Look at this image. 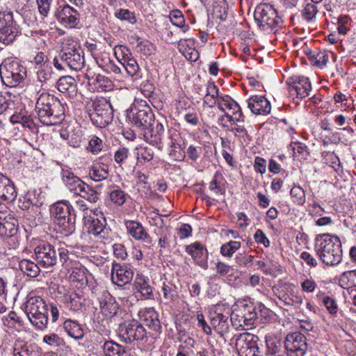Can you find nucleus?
<instances>
[{
	"label": "nucleus",
	"mask_w": 356,
	"mask_h": 356,
	"mask_svg": "<svg viewBox=\"0 0 356 356\" xmlns=\"http://www.w3.org/2000/svg\"><path fill=\"white\" fill-rule=\"evenodd\" d=\"M134 277V270L127 265L113 264L111 269V280L114 284L122 287L129 284Z\"/></svg>",
	"instance_id": "nucleus-19"
},
{
	"label": "nucleus",
	"mask_w": 356,
	"mask_h": 356,
	"mask_svg": "<svg viewBox=\"0 0 356 356\" xmlns=\"http://www.w3.org/2000/svg\"><path fill=\"white\" fill-rule=\"evenodd\" d=\"M19 268L24 275L30 277H36L40 272L38 265L29 259L20 261Z\"/></svg>",
	"instance_id": "nucleus-38"
},
{
	"label": "nucleus",
	"mask_w": 356,
	"mask_h": 356,
	"mask_svg": "<svg viewBox=\"0 0 356 356\" xmlns=\"http://www.w3.org/2000/svg\"><path fill=\"white\" fill-rule=\"evenodd\" d=\"M0 76L3 84L15 87L26 76V70L17 60L7 58L0 65Z\"/></svg>",
	"instance_id": "nucleus-6"
},
{
	"label": "nucleus",
	"mask_w": 356,
	"mask_h": 356,
	"mask_svg": "<svg viewBox=\"0 0 356 356\" xmlns=\"http://www.w3.org/2000/svg\"><path fill=\"white\" fill-rule=\"evenodd\" d=\"M140 314V320L143 321L147 326L154 330L159 328L160 323L158 314L153 308L147 309Z\"/></svg>",
	"instance_id": "nucleus-35"
},
{
	"label": "nucleus",
	"mask_w": 356,
	"mask_h": 356,
	"mask_svg": "<svg viewBox=\"0 0 356 356\" xmlns=\"http://www.w3.org/2000/svg\"><path fill=\"white\" fill-rule=\"evenodd\" d=\"M254 257L248 255L245 252L238 253L235 257V261L239 266L248 267L253 261Z\"/></svg>",
	"instance_id": "nucleus-61"
},
{
	"label": "nucleus",
	"mask_w": 356,
	"mask_h": 356,
	"mask_svg": "<svg viewBox=\"0 0 356 356\" xmlns=\"http://www.w3.org/2000/svg\"><path fill=\"white\" fill-rule=\"evenodd\" d=\"M104 72L108 74L114 75L115 78H122L124 76L122 63L118 60L116 62L112 60Z\"/></svg>",
	"instance_id": "nucleus-47"
},
{
	"label": "nucleus",
	"mask_w": 356,
	"mask_h": 356,
	"mask_svg": "<svg viewBox=\"0 0 356 356\" xmlns=\"http://www.w3.org/2000/svg\"><path fill=\"white\" fill-rule=\"evenodd\" d=\"M52 0H36L38 11L43 17H47L49 14Z\"/></svg>",
	"instance_id": "nucleus-62"
},
{
	"label": "nucleus",
	"mask_w": 356,
	"mask_h": 356,
	"mask_svg": "<svg viewBox=\"0 0 356 356\" xmlns=\"http://www.w3.org/2000/svg\"><path fill=\"white\" fill-rule=\"evenodd\" d=\"M293 202L298 205H303L305 202V191L299 186H294L290 191Z\"/></svg>",
	"instance_id": "nucleus-51"
},
{
	"label": "nucleus",
	"mask_w": 356,
	"mask_h": 356,
	"mask_svg": "<svg viewBox=\"0 0 356 356\" xmlns=\"http://www.w3.org/2000/svg\"><path fill=\"white\" fill-rule=\"evenodd\" d=\"M267 356H287L286 350L282 342L273 339H266Z\"/></svg>",
	"instance_id": "nucleus-36"
},
{
	"label": "nucleus",
	"mask_w": 356,
	"mask_h": 356,
	"mask_svg": "<svg viewBox=\"0 0 356 356\" xmlns=\"http://www.w3.org/2000/svg\"><path fill=\"white\" fill-rule=\"evenodd\" d=\"M143 131V138L147 143L156 146L160 150L163 149V144L167 141L168 134H165L164 126L161 123L154 122Z\"/></svg>",
	"instance_id": "nucleus-16"
},
{
	"label": "nucleus",
	"mask_w": 356,
	"mask_h": 356,
	"mask_svg": "<svg viewBox=\"0 0 356 356\" xmlns=\"http://www.w3.org/2000/svg\"><path fill=\"white\" fill-rule=\"evenodd\" d=\"M34 252L38 263L42 267H52L58 261L57 250L54 245L49 243H44L37 246Z\"/></svg>",
	"instance_id": "nucleus-15"
},
{
	"label": "nucleus",
	"mask_w": 356,
	"mask_h": 356,
	"mask_svg": "<svg viewBox=\"0 0 356 356\" xmlns=\"http://www.w3.org/2000/svg\"><path fill=\"white\" fill-rule=\"evenodd\" d=\"M259 337L248 332L240 334L235 343L239 356H261L258 344Z\"/></svg>",
	"instance_id": "nucleus-11"
},
{
	"label": "nucleus",
	"mask_w": 356,
	"mask_h": 356,
	"mask_svg": "<svg viewBox=\"0 0 356 356\" xmlns=\"http://www.w3.org/2000/svg\"><path fill=\"white\" fill-rule=\"evenodd\" d=\"M62 181L66 188L75 195L78 191H80L82 185L85 184L79 177L70 170H62Z\"/></svg>",
	"instance_id": "nucleus-27"
},
{
	"label": "nucleus",
	"mask_w": 356,
	"mask_h": 356,
	"mask_svg": "<svg viewBox=\"0 0 356 356\" xmlns=\"http://www.w3.org/2000/svg\"><path fill=\"white\" fill-rule=\"evenodd\" d=\"M57 19L64 26L73 28L80 22L79 13L69 5H65L56 14Z\"/></svg>",
	"instance_id": "nucleus-22"
},
{
	"label": "nucleus",
	"mask_w": 356,
	"mask_h": 356,
	"mask_svg": "<svg viewBox=\"0 0 356 356\" xmlns=\"http://www.w3.org/2000/svg\"><path fill=\"white\" fill-rule=\"evenodd\" d=\"M37 77L38 81L43 83H47L51 78V71L49 68L48 65H42L41 69L38 70L37 72Z\"/></svg>",
	"instance_id": "nucleus-60"
},
{
	"label": "nucleus",
	"mask_w": 356,
	"mask_h": 356,
	"mask_svg": "<svg viewBox=\"0 0 356 356\" xmlns=\"http://www.w3.org/2000/svg\"><path fill=\"white\" fill-rule=\"evenodd\" d=\"M42 341L50 346L58 347L63 343V340L58 334L51 333L44 335Z\"/></svg>",
	"instance_id": "nucleus-58"
},
{
	"label": "nucleus",
	"mask_w": 356,
	"mask_h": 356,
	"mask_svg": "<svg viewBox=\"0 0 356 356\" xmlns=\"http://www.w3.org/2000/svg\"><path fill=\"white\" fill-rule=\"evenodd\" d=\"M57 89L69 97H74L77 95V83L71 76H63L57 81Z\"/></svg>",
	"instance_id": "nucleus-28"
},
{
	"label": "nucleus",
	"mask_w": 356,
	"mask_h": 356,
	"mask_svg": "<svg viewBox=\"0 0 356 356\" xmlns=\"http://www.w3.org/2000/svg\"><path fill=\"white\" fill-rule=\"evenodd\" d=\"M231 320L230 309L227 307H218L211 313V327L221 337L229 332Z\"/></svg>",
	"instance_id": "nucleus-14"
},
{
	"label": "nucleus",
	"mask_w": 356,
	"mask_h": 356,
	"mask_svg": "<svg viewBox=\"0 0 356 356\" xmlns=\"http://www.w3.org/2000/svg\"><path fill=\"white\" fill-rule=\"evenodd\" d=\"M66 306L70 310L78 311L81 308V303L76 293L65 297V301Z\"/></svg>",
	"instance_id": "nucleus-55"
},
{
	"label": "nucleus",
	"mask_w": 356,
	"mask_h": 356,
	"mask_svg": "<svg viewBox=\"0 0 356 356\" xmlns=\"http://www.w3.org/2000/svg\"><path fill=\"white\" fill-rule=\"evenodd\" d=\"M159 238V245L161 248H165L168 245V238L170 236L168 229L165 228L163 230H158L156 232Z\"/></svg>",
	"instance_id": "nucleus-64"
},
{
	"label": "nucleus",
	"mask_w": 356,
	"mask_h": 356,
	"mask_svg": "<svg viewBox=\"0 0 356 356\" xmlns=\"http://www.w3.org/2000/svg\"><path fill=\"white\" fill-rule=\"evenodd\" d=\"M241 243L236 241H230L222 245L220 253L222 256L232 257L233 254L241 248Z\"/></svg>",
	"instance_id": "nucleus-46"
},
{
	"label": "nucleus",
	"mask_w": 356,
	"mask_h": 356,
	"mask_svg": "<svg viewBox=\"0 0 356 356\" xmlns=\"http://www.w3.org/2000/svg\"><path fill=\"white\" fill-rule=\"evenodd\" d=\"M127 118L132 126L144 131L154 122V115L145 101H136L127 111Z\"/></svg>",
	"instance_id": "nucleus-4"
},
{
	"label": "nucleus",
	"mask_w": 356,
	"mask_h": 356,
	"mask_svg": "<svg viewBox=\"0 0 356 356\" xmlns=\"http://www.w3.org/2000/svg\"><path fill=\"white\" fill-rule=\"evenodd\" d=\"M111 201L115 205L120 207L122 206L127 200L128 195L120 188H115L111 191L110 195Z\"/></svg>",
	"instance_id": "nucleus-49"
},
{
	"label": "nucleus",
	"mask_w": 356,
	"mask_h": 356,
	"mask_svg": "<svg viewBox=\"0 0 356 356\" xmlns=\"http://www.w3.org/2000/svg\"><path fill=\"white\" fill-rule=\"evenodd\" d=\"M154 151L148 147H140L137 148L138 162L144 163L152 161L154 158Z\"/></svg>",
	"instance_id": "nucleus-48"
},
{
	"label": "nucleus",
	"mask_w": 356,
	"mask_h": 356,
	"mask_svg": "<svg viewBox=\"0 0 356 356\" xmlns=\"http://www.w3.org/2000/svg\"><path fill=\"white\" fill-rule=\"evenodd\" d=\"M218 97V88L213 83H208L207 85V94L204 97V104L212 108L217 103Z\"/></svg>",
	"instance_id": "nucleus-40"
},
{
	"label": "nucleus",
	"mask_w": 356,
	"mask_h": 356,
	"mask_svg": "<svg viewBox=\"0 0 356 356\" xmlns=\"http://www.w3.org/2000/svg\"><path fill=\"white\" fill-rule=\"evenodd\" d=\"M104 353L106 356H129L125 348L112 341H107L103 346Z\"/></svg>",
	"instance_id": "nucleus-37"
},
{
	"label": "nucleus",
	"mask_w": 356,
	"mask_h": 356,
	"mask_svg": "<svg viewBox=\"0 0 356 356\" xmlns=\"http://www.w3.org/2000/svg\"><path fill=\"white\" fill-rule=\"evenodd\" d=\"M90 86L94 87L97 92H107L113 88L112 81L100 74H95L90 72L85 74Z\"/></svg>",
	"instance_id": "nucleus-25"
},
{
	"label": "nucleus",
	"mask_w": 356,
	"mask_h": 356,
	"mask_svg": "<svg viewBox=\"0 0 356 356\" xmlns=\"http://www.w3.org/2000/svg\"><path fill=\"white\" fill-rule=\"evenodd\" d=\"M213 15L214 17L225 21L228 15V4L226 0H216L213 4Z\"/></svg>",
	"instance_id": "nucleus-42"
},
{
	"label": "nucleus",
	"mask_w": 356,
	"mask_h": 356,
	"mask_svg": "<svg viewBox=\"0 0 356 356\" xmlns=\"http://www.w3.org/2000/svg\"><path fill=\"white\" fill-rule=\"evenodd\" d=\"M51 213L60 232L68 235L75 230L74 217L71 215V206L67 201L55 203L51 208Z\"/></svg>",
	"instance_id": "nucleus-7"
},
{
	"label": "nucleus",
	"mask_w": 356,
	"mask_h": 356,
	"mask_svg": "<svg viewBox=\"0 0 356 356\" xmlns=\"http://www.w3.org/2000/svg\"><path fill=\"white\" fill-rule=\"evenodd\" d=\"M134 288L145 299L153 298V289L149 284V280L142 274H137L134 280Z\"/></svg>",
	"instance_id": "nucleus-32"
},
{
	"label": "nucleus",
	"mask_w": 356,
	"mask_h": 356,
	"mask_svg": "<svg viewBox=\"0 0 356 356\" xmlns=\"http://www.w3.org/2000/svg\"><path fill=\"white\" fill-rule=\"evenodd\" d=\"M19 33L18 27L10 12H0V43L3 46L13 42Z\"/></svg>",
	"instance_id": "nucleus-12"
},
{
	"label": "nucleus",
	"mask_w": 356,
	"mask_h": 356,
	"mask_svg": "<svg viewBox=\"0 0 356 356\" xmlns=\"http://www.w3.org/2000/svg\"><path fill=\"white\" fill-rule=\"evenodd\" d=\"M16 197L17 192L13 183L0 173V197L4 200L13 201Z\"/></svg>",
	"instance_id": "nucleus-31"
},
{
	"label": "nucleus",
	"mask_w": 356,
	"mask_h": 356,
	"mask_svg": "<svg viewBox=\"0 0 356 356\" xmlns=\"http://www.w3.org/2000/svg\"><path fill=\"white\" fill-rule=\"evenodd\" d=\"M10 122L13 124H20L24 128H27L30 130H33L35 128V124L30 119L29 117L24 115L21 113L13 114L10 118Z\"/></svg>",
	"instance_id": "nucleus-45"
},
{
	"label": "nucleus",
	"mask_w": 356,
	"mask_h": 356,
	"mask_svg": "<svg viewBox=\"0 0 356 356\" xmlns=\"http://www.w3.org/2000/svg\"><path fill=\"white\" fill-rule=\"evenodd\" d=\"M88 175L93 181H100L108 177V171L106 167L97 164L90 169Z\"/></svg>",
	"instance_id": "nucleus-44"
},
{
	"label": "nucleus",
	"mask_w": 356,
	"mask_h": 356,
	"mask_svg": "<svg viewBox=\"0 0 356 356\" xmlns=\"http://www.w3.org/2000/svg\"><path fill=\"white\" fill-rule=\"evenodd\" d=\"M166 144L170 147L169 155L175 161H183L186 157L184 147L182 146L179 133L174 129H168L167 132Z\"/></svg>",
	"instance_id": "nucleus-18"
},
{
	"label": "nucleus",
	"mask_w": 356,
	"mask_h": 356,
	"mask_svg": "<svg viewBox=\"0 0 356 356\" xmlns=\"http://www.w3.org/2000/svg\"><path fill=\"white\" fill-rule=\"evenodd\" d=\"M84 198L88 202L95 204L99 200V193L87 184L82 185L80 191L75 195Z\"/></svg>",
	"instance_id": "nucleus-39"
},
{
	"label": "nucleus",
	"mask_w": 356,
	"mask_h": 356,
	"mask_svg": "<svg viewBox=\"0 0 356 356\" xmlns=\"http://www.w3.org/2000/svg\"><path fill=\"white\" fill-rule=\"evenodd\" d=\"M102 140L97 136H94L90 140L87 149L88 151L96 154H98L102 149Z\"/></svg>",
	"instance_id": "nucleus-59"
},
{
	"label": "nucleus",
	"mask_w": 356,
	"mask_h": 356,
	"mask_svg": "<svg viewBox=\"0 0 356 356\" xmlns=\"http://www.w3.org/2000/svg\"><path fill=\"white\" fill-rule=\"evenodd\" d=\"M25 312L30 322L39 330L46 327L48 305L40 296L30 297L25 304Z\"/></svg>",
	"instance_id": "nucleus-5"
},
{
	"label": "nucleus",
	"mask_w": 356,
	"mask_h": 356,
	"mask_svg": "<svg viewBox=\"0 0 356 356\" xmlns=\"http://www.w3.org/2000/svg\"><path fill=\"white\" fill-rule=\"evenodd\" d=\"M124 225L129 236L147 245L152 243V239L146 228L138 221L124 220Z\"/></svg>",
	"instance_id": "nucleus-17"
},
{
	"label": "nucleus",
	"mask_w": 356,
	"mask_h": 356,
	"mask_svg": "<svg viewBox=\"0 0 356 356\" xmlns=\"http://www.w3.org/2000/svg\"><path fill=\"white\" fill-rule=\"evenodd\" d=\"M163 301L165 305L173 302L178 297L177 288L172 284H163L162 289Z\"/></svg>",
	"instance_id": "nucleus-43"
},
{
	"label": "nucleus",
	"mask_w": 356,
	"mask_h": 356,
	"mask_svg": "<svg viewBox=\"0 0 356 356\" xmlns=\"http://www.w3.org/2000/svg\"><path fill=\"white\" fill-rule=\"evenodd\" d=\"M106 225V219L104 217L99 219L97 217L90 216L85 222L88 232L96 236H99L101 238H105V233L107 232Z\"/></svg>",
	"instance_id": "nucleus-26"
},
{
	"label": "nucleus",
	"mask_w": 356,
	"mask_h": 356,
	"mask_svg": "<svg viewBox=\"0 0 356 356\" xmlns=\"http://www.w3.org/2000/svg\"><path fill=\"white\" fill-rule=\"evenodd\" d=\"M248 106L255 115H266L271 111L270 102L264 96L261 95H254L250 97L248 100Z\"/></svg>",
	"instance_id": "nucleus-24"
},
{
	"label": "nucleus",
	"mask_w": 356,
	"mask_h": 356,
	"mask_svg": "<svg viewBox=\"0 0 356 356\" xmlns=\"http://www.w3.org/2000/svg\"><path fill=\"white\" fill-rule=\"evenodd\" d=\"M60 59L64 61L67 68L75 71L81 70L85 63L83 49L73 40H67L63 44Z\"/></svg>",
	"instance_id": "nucleus-9"
},
{
	"label": "nucleus",
	"mask_w": 356,
	"mask_h": 356,
	"mask_svg": "<svg viewBox=\"0 0 356 356\" xmlns=\"http://www.w3.org/2000/svg\"><path fill=\"white\" fill-rule=\"evenodd\" d=\"M284 347L286 348L287 356H304L307 350V339L300 332L289 333L285 337Z\"/></svg>",
	"instance_id": "nucleus-13"
},
{
	"label": "nucleus",
	"mask_w": 356,
	"mask_h": 356,
	"mask_svg": "<svg viewBox=\"0 0 356 356\" xmlns=\"http://www.w3.org/2000/svg\"><path fill=\"white\" fill-rule=\"evenodd\" d=\"M286 83L289 86L290 92L295 91L297 97L300 99L309 96L312 90L309 79L305 76H293L286 80Z\"/></svg>",
	"instance_id": "nucleus-20"
},
{
	"label": "nucleus",
	"mask_w": 356,
	"mask_h": 356,
	"mask_svg": "<svg viewBox=\"0 0 356 356\" xmlns=\"http://www.w3.org/2000/svg\"><path fill=\"white\" fill-rule=\"evenodd\" d=\"M88 113L92 124L99 128L106 127L113 119L112 106L104 97L96 98L88 104Z\"/></svg>",
	"instance_id": "nucleus-3"
},
{
	"label": "nucleus",
	"mask_w": 356,
	"mask_h": 356,
	"mask_svg": "<svg viewBox=\"0 0 356 356\" xmlns=\"http://www.w3.org/2000/svg\"><path fill=\"white\" fill-rule=\"evenodd\" d=\"M162 215L159 213V210L155 209L149 213V223L152 226L157 227L159 230H163L165 226L164 220L162 218Z\"/></svg>",
	"instance_id": "nucleus-53"
},
{
	"label": "nucleus",
	"mask_w": 356,
	"mask_h": 356,
	"mask_svg": "<svg viewBox=\"0 0 356 356\" xmlns=\"http://www.w3.org/2000/svg\"><path fill=\"white\" fill-rule=\"evenodd\" d=\"M118 334L121 341L131 343L143 340L147 334L145 327L136 320L124 322L119 325Z\"/></svg>",
	"instance_id": "nucleus-10"
},
{
	"label": "nucleus",
	"mask_w": 356,
	"mask_h": 356,
	"mask_svg": "<svg viewBox=\"0 0 356 356\" xmlns=\"http://www.w3.org/2000/svg\"><path fill=\"white\" fill-rule=\"evenodd\" d=\"M99 305L102 313L109 318L116 316L120 309L118 302L108 293H106L104 299L99 301Z\"/></svg>",
	"instance_id": "nucleus-29"
},
{
	"label": "nucleus",
	"mask_w": 356,
	"mask_h": 356,
	"mask_svg": "<svg viewBox=\"0 0 356 356\" xmlns=\"http://www.w3.org/2000/svg\"><path fill=\"white\" fill-rule=\"evenodd\" d=\"M115 16L122 20L127 21L131 24L136 22V18L134 13L129 11L128 9L120 8L115 13Z\"/></svg>",
	"instance_id": "nucleus-52"
},
{
	"label": "nucleus",
	"mask_w": 356,
	"mask_h": 356,
	"mask_svg": "<svg viewBox=\"0 0 356 356\" xmlns=\"http://www.w3.org/2000/svg\"><path fill=\"white\" fill-rule=\"evenodd\" d=\"M328 61V54L325 51L316 50L315 55L312 56L310 61L313 65L320 68L323 67Z\"/></svg>",
	"instance_id": "nucleus-50"
},
{
	"label": "nucleus",
	"mask_w": 356,
	"mask_h": 356,
	"mask_svg": "<svg viewBox=\"0 0 356 356\" xmlns=\"http://www.w3.org/2000/svg\"><path fill=\"white\" fill-rule=\"evenodd\" d=\"M122 59L123 71L124 70L129 76L135 77V79L141 77L140 74V67L136 60L132 57L131 54L129 56L124 54Z\"/></svg>",
	"instance_id": "nucleus-34"
},
{
	"label": "nucleus",
	"mask_w": 356,
	"mask_h": 356,
	"mask_svg": "<svg viewBox=\"0 0 356 356\" xmlns=\"http://www.w3.org/2000/svg\"><path fill=\"white\" fill-rule=\"evenodd\" d=\"M169 17L172 24L177 27H184L185 20L184 15L179 10H173L170 13Z\"/></svg>",
	"instance_id": "nucleus-54"
},
{
	"label": "nucleus",
	"mask_w": 356,
	"mask_h": 356,
	"mask_svg": "<svg viewBox=\"0 0 356 356\" xmlns=\"http://www.w3.org/2000/svg\"><path fill=\"white\" fill-rule=\"evenodd\" d=\"M18 231V221L11 214L0 213V236L12 237Z\"/></svg>",
	"instance_id": "nucleus-23"
},
{
	"label": "nucleus",
	"mask_w": 356,
	"mask_h": 356,
	"mask_svg": "<svg viewBox=\"0 0 356 356\" xmlns=\"http://www.w3.org/2000/svg\"><path fill=\"white\" fill-rule=\"evenodd\" d=\"M314 250L319 259L326 266H335L341 261V242L336 235H317L315 238Z\"/></svg>",
	"instance_id": "nucleus-2"
},
{
	"label": "nucleus",
	"mask_w": 356,
	"mask_h": 356,
	"mask_svg": "<svg viewBox=\"0 0 356 356\" xmlns=\"http://www.w3.org/2000/svg\"><path fill=\"white\" fill-rule=\"evenodd\" d=\"M63 328L67 335L76 340L82 339L84 337V331L81 325L76 321L67 319L63 324Z\"/></svg>",
	"instance_id": "nucleus-33"
},
{
	"label": "nucleus",
	"mask_w": 356,
	"mask_h": 356,
	"mask_svg": "<svg viewBox=\"0 0 356 356\" xmlns=\"http://www.w3.org/2000/svg\"><path fill=\"white\" fill-rule=\"evenodd\" d=\"M241 318L245 326L251 327L257 318V312L254 308H252V310H248L247 313L244 314Z\"/></svg>",
	"instance_id": "nucleus-63"
},
{
	"label": "nucleus",
	"mask_w": 356,
	"mask_h": 356,
	"mask_svg": "<svg viewBox=\"0 0 356 356\" xmlns=\"http://www.w3.org/2000/svg\"><path fill=\"white\" fill-rule=\"evenodd\" d=\"M229 130L234 134V136L238 137L243 143L247 144L251 140V137L248 134L243 123L234 122L231 125V129Z\"/></svg>",
	"instance_id": "nucleus-41"
},
{
	"label": "nucleus",
	"mask_w": 356,
	"mask_h": 356,
	"mask_svg": "<svg viewBox=\"0 0 356 356\" xmlns=\"http://www.w3.org/2000/svg\"><path fill=\"white\" fill-rule=\"evenodd\" d=\"M136 49L138 52L147 56L153 54L154 46L149 41L144 40L137 44Z\"/></svg>",
	"instance_id": "nucleus-57"
},
{
	"label": "nucleus",
	"mask_w": 356,
	"mask_h": 356,
	"mask_svg": "<svg viewBox=\"0 0 356 356\" xmlns=\"http://www.w3.org/2000/svg\"><path fill=\"white\" fill-rule=\"evenodd\" d=\"M318 13V8L314 3H307L302 10V17L307 21L312 20Z\"/></svg>",
	"instance_id": "nucleus-56"
},
{
	"label": "nucleus",
	"mask_w": 356,
	"mask_h": 356,
	"mask_svg": "<svg viewBox=\"0 0 356 356\" xmlns=\"http://www.w3.org/2000/svg\"><path fill=\"white\" fill-rule=\"evenodd\" d=\"M194 40L192 39H181L177 44L179 51L188 60L192 62L196 61L199 58V53L195 49Z\"/></svg>",
	"instance_id": "nucleus-30"
},
{
	"label": "nucleus",
	"mask_w": 356,
	"mask_h": 356,
	"mask_svg": "<svg viewBox=\"0 0 356 356\" xmlns=\"http://www.w3.org/2000/svg\"><path fill=\"white\" fill-rule=\"evenodd\" d=\"M35 111L40 122L47 126L60 124L64 120L65 109L60 100L49 93H42L37 99Z\"/></svg>",
	"instance_id": "nucleus-1"
},
{
	"label": "nucleus",
	"mask_w": 356,
	"mask_h": 356,
	"mask_svg": "<svg viewBox=\"0 0 356 356\" xmlns=\"http://www.w3.org/2000/svg\"><path fill=\"white\" fill-rule=\"evenodd\" d=\"M254 18L259 28L264 31L275 29L282 22L277 10L268 3H261L257 6Z\"/></svg>",
	"instance_id": "nucleus-8"
},
{
	"label": "nucleus",
	"mask_w": 356,
	"mask_h": 356,
	"mask_svg": "<svg viewBox=\"0 0 356 356\" xmlns=\"http://www.w3.org/2000/svg\"><path fill=\"white\" fill-rule=\"evenodd\" d=\"M186 252L191 256L195 264L204 269L207 268L208 251L201 243L196 241L186 245Z\"/></svg>",
	"instance_id": "nucleus-21"
}]
</instances>
